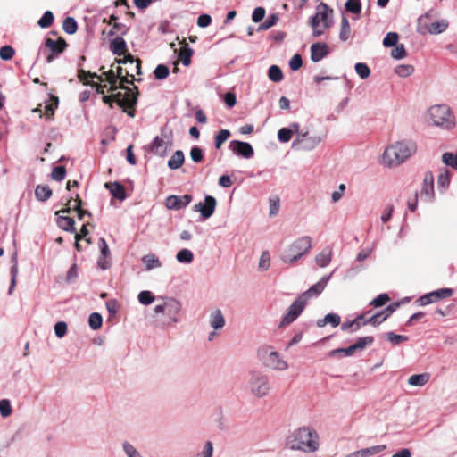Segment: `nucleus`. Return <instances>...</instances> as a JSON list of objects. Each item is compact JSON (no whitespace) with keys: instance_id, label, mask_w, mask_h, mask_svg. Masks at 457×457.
I'll use <instances>...</instances> for the list:
<instances>
[{"instance_id":"21","label":"nucleus","mask_w":457,"mask_h":457,"mask_svg":"<svg viewBox=\"0 0 457 457\" xmlns=\"http://www.w3.org/2000/svg\"><path fill=\"white\" fill-rule=\"evenodd\" d=\"M230 148L234 154L240 155L246 159L251 158L254 154L253 146L249 143H246V142L237 141V140L231 141Z\"/></svg>"},{"instance_id":"35","label":"nucleus","mask_w":457,"mask_h":457,"mask_svg":"<svg viewBox=\"0 0 457 457\" xmlns=\"http://www.w3.org/2000/svg\"><path fill=\"white\" fill-rule=\"evenodd\" d=\"M332 260V250L329 248H325L322 250L316 257V263L320 267H327Z\"/></svg>"},{"instance_id":"62","label":"nucleus","mask_w":457,"mask_h":457,"mask_svg":"<svg viewBox=\"0 0 457 457\" xmlns=\"http://www.w3.org/2000/svg\"><path fill=\"white\" fill-rule=\"evenodd\" d=\"M15 54L13 47L11 46H4L0 48V58L4 61L11 60Z\"/></svg>"},{"instance_id":"28","label":"nucleus","mask_w":457,"mask_h":457,"mask_svg":"<svg viewBox=\"0 0 457 457\" xmlns=\"http://www.w3.org/2000/svg\"><path fill=\"white\" fill-rule=\"evenodd\" d=\"M96 78L101 79H103L104 78V79L110 84L109 90L112 91V94L115 93V91L120 88V84L116 76V72L112 69L106 72H103L101 76H97Z\"/></svg>"},{"instance_id":"22","label":"nucleus","mask_w":457,"mask_h":457,"mask_svg":"<svg viewBox=\"0 0 457 457\" xmlns=\"http://www.w3.org/2000/svg\"><path fill=\"white\" fill-rule=\"evenodd\" d=\"M328 54V46L325 43H314L311 46V60L320 62Z\"/></svg>"},{"instance_id":"26","label":"nucleus","mask_w":457,"mask_h":457,"mask_svg":"<svg viewBox=\"0 0 457 457\" xmlns=\"http://www.w3.org/2000/svg\"><path fill=\"white\" fill-rule=\"evenodd\" d=\"M169 150L170 145H168V143L165 142L162 138L155 137L151 145V151L154 154L163 157L166 155Z\"/></svg>"},{"instance_id":"1","label":"nucleus","mask_w":457,"mask_h":457,"mask_svg":"<svg viewBox=\"0 0 457 457\" xmlns=\"http://www.w3.org/2000/svg\"><path fill=\"white\" fill-rule=\"evenodd\" d=\"M115 72L119 80L120 89L124 90V92L119 91L112 93L110 96H104L103 101L109 104L110 106L115 103L120 108H121L122 112L127 114H133L135 112L134 106L137 104L138 96L137 87L134 86L133 88H129L124 86L125 83L132 85V80H129V76L125 75V68L119 65L117 66Z\"/></svg>"},{"instance_id":"11","label":"nucleus","mask_w":457,"mask_h":457,"mask_svg":"<svg viewBox=\"0 0 457 457\" xmlns=\"http://www.w3.org/2000/svg\"><path fill=\"white\" fill-rule=\"evenodd\" d=\"M118 64L128 65L125 67V75L129 76V80H132V84L136 80L135 74H141V64L142 61L138 58L134 59L133 55L127 54L122 59H115Z\"/></svg>"},{"instance_id":"19","label":"nucleus","mask_w":457,"mask_h":457,"mask_svg":"<svg viewBox=\"0 0 457 457\" xmlns=\"http://www.w3.org/2000/svg\"><path fill=\"white\" fill-rule=\"evenodd\" d=\"M399 306L398 303H393L388 305L386 308H385L383 311L378 312L372 315L370 319L363 320L362 324H371L373 326H378L384 320H386L391 314L396 310V308Z\"/></svg>"},{"instance_id":"18","label":"nucleus","mask_w":457,"mask_h":457,"mask_svg":"<svg viewBox=\"0 0 457 457\" xmlns=\"http://www.w3.org/2000/svg\"><path fill=\"white\" fill-rule=\"evenodd\" d=\"M434 195V176L431 171H427L422 182L420 197L423 201L431 202Z\"/></svg>"},{"instance_id":"64","label":"nucleus","mask_w":457,"mask_h":457,"mask_svg":"<svg viewBox=\"0 0 457 457\" xmlns=\"http://www.w3.org/2000/svg\"><path fill=\"white\" fill-rule=\"evenodd\" d=\"M389 300L390 297L387 294H380L370 302V305L374 307H380L385 305Z\"/></svg>"},{"instance_id":"50","label":"nucleus","mask_w":457,"mask_h":457,"mask_svg":"<svg viewBox=\"0 0 457 457\" xmlns=\"http://www.w3.org/2000/svg\"><path fill=\"white\" fill-rule=\"evenodd\" d=\"M279 20L278 14L273 13L270 15L260 26L259 30H267L275 26Z\"/></svg>"},{"instance_id":"13","label":"nucleus","mask_w":457,"mask_h":457,"mask_svg":"<svg viewBox=\"0 0 457 457\" xmlns=\"http://www.w3.org/2000/svg\"><path fill=\"white\" fill-rule=\"evenodd\" d=\"M428 15L420 18V26L422 33L440 34L448 27V22L446 21L442 20L428 22Z\"/></svg>"},{"instance_id":"12","label":"nucleus","mask_w":457,"mask_h":457,"mask_svg":"<svg viewBox=\"0 0 457 457\" xmlns=\"http://www.w3.org/2000/svg\"><path fill=\"white\" fill-rule=\"evenodd\" d=\"M45 46L50 51L46 57V61L47 63H51L59 54L66 50L68 44L63 37H59L57 40L48 37L45 40Z\"/></svg>"},{"instance_id":"41","label":"nucleus","mask_w":457,"mask_h":457,"mask_svg":"<svg viewBox=\"0 0 457 457\" xmlns=\"http://www.w3.org/2000/svg\"><path fill=\"white\" fill-rule=\"evenodd\" d=\"M363 320V315H359L352 321L344 322L341 326L342 330H347L353 328V331H357L360 329L361 326H363L361 320Z\"/></svg>"},{"instance_id":"45","label":"nucleus","mask_w":457,"mask_h":457,"mask_svg":"<svg viewBox=\"0 0 457 457\" xmlns=\"http://www.w3.org/2000/svg\"><path fill=\"white\" fill-rule=\"evenodd\" d=\"M414 71V67L410 64H401L395 67V72L403 78L411 75Z\"/></svg>"},{"instance_id":"46","label":"nucleus","mask_w":457,"mask_h":457,"mask_svg":"<svg viewBox=\"0 0 457 457\" xmlns=\"http://www.w3.org/2000/svg\"><path fill=\"white\" fill-rule=\"evenodd\" d=\"M270 265V255L268 251H263L260 256L258 268L262 271L269 270Z\"/></svg>"},{"instance_id":"31","label":"nucleus","mask_w":457,"mask_h":457,"mask_svg":"<svg viewBox=\"0 0 457 457\" xmlns=\"http://www.w3.org/2000/svg\"><path fill=\"white\" fill-rule=\"evenodd\" d=\"M11 285L8 290V294L12 295L13 288L16 285L17 276H18V258H17V253H13V254L11 257Z\"/></svg>"},{"instance_id":"49","label":"nucleus","mask_w":457,"mask_h":457,"mask_svg":"<svg viewBox=\"0 0 457 457\" xmlns=\"http://www.w3.org/2000/svg\"><path fill=\"white\" fill-rule=\"evenodd\" d=\"M345 7L347 12L353 14H359L361 11V4L360 0H347Z\"/></svg>"},{"instance_id":"32","label":"nucleus","mask_w":457,"mask_h":457,"mask_svg":"<svg viewBox=\"0 0 457 457\" xmlns=\"http://www.w3.org/2000/svg\"><path fill=\"white\" fill-rule=\"evenodd\" d=\"M341 318L337 313H328L323 319L317 320V326L323 328L327 324H330L333 328L337 327L340 324Z\"/></svg>"},{"instance_id":"4","label":"nucleus","mask_w":457,"mask_h":457,"mask_svg":"<svg viewBox=\"0 0 457 457\" xmlns=\"http://www.w3.org/2000/svg\"><path fill=\"white\" fill-rule=\"evenodd\" d=\"M417 151V145L411 140L396 142L388 146L383 154V161L388 166H395L406 161Z\"/></svg>"},{"instance_id":"57","label":"nucleus","mask_w":457,"mask_h":457,"mask_svg":"<svg viewBox=\"0 0 457 457\" xmlns=\"http://www.w3.org/2000/svg\"><path fill=\"white\" fill-rule=\"evenodd\" d=\"M429 114H450L451 109L446 104L433 105L428 110Z\"/></svg>"},{"instance_id":"3","label":"nucleus","mask_w":457,"mask_h":457,"mask_svg":"<svg viewBox=\"0 0 457 457\" xmlns=\"http://www.w3.org/2000/svg\"><path fill=\"white\" fill-rule=\"evenodd\" d=\"M285 444L290 450L303 453H314L320 446L318 433L310 427H301L291 432Z\"/></svg>"},{"instance_id":"33","label":"nucleus","mask_w":457,"mask_h":457,"mask_svg":"<svg viewBox=\"0 0 457 457\" xmlns=\"http://www.w3.org/2000/svg\"><path fill=\"white\" fill-rule=\"evenodd\" d=\"M184 160V153L181 150H177L168 160V167L170 170H178L182 166Z\"/></svg>"},{"instance_id":"23","label":"nucleus","mask_w":457,"mask_h":457,"mask_svg":"<svg viewBox=\"0 0 457 457\" xmlns=\"http://www.w3.org/2000/svg\"><path fill=\"white\" fill-rule=\"evenodd\" d=\"M209 324L214 330H219L224 328L225 318L220 309H216L210 313Z\"/></svg>"},{"instance_id":"9","label":"nucleus","mask_w":457,"mask_h":457,"mask_svg":"<svg viewBox=\"0 0 457 457\" xmlns=\"http://www.w3.org/2000/svg\"><path fill=\"white\" fill-rule=\"evenodd\" d=\"M258 357L265 367L275 371H284L288 369V363L281 354L270 350V347H264L258 351Z\"/></svg>"},{"instance_id":"54","label":"nucleus","mask_w":457,"mask_h":457,"mask_svg":"<svg viewBox=\"0 0 457 457\" xmlns=\"http://www.w3.org/2000/svg\"><path fill=\"white\" fill-rule=\"evenodd\" d=\"M213 454V445L211 441L205 442L204 449L192 457H212Z\"/></svg>"},{"instance_id":"40","label":"nucleus","mask_w":457,"mask_h":457,"mask_svg":"<svg viewBox=\"0 0 457 457\" xmlns=\"http://www.w3.org/2000/svg\"><path fill=\"white\" fill-rule=\"evenodd\" d=\"M351 36V27L346 17L343 16L341 21L339 37L342 41H346Z\"/></svg>"},{"instance_id":"37","label":"nucleus","mask_w":457,"mask_h":457,"mask_svg":"<svg viewBox=\"0 0 457 457\" xmlns=\"http://www.w3.org/2000/svg\"><path fill=\"white\" fill-rule=\"evenodd\" d=\"M429 375L427 373L414 374L408 378L409 385L412 386H422L428 383Z\"/></svg>"},{"instance_id":"43","label":"nucleus","mask_w":457,"mask_h":457,"mask_svg":"<svg viewBox=\"0 0 457 457\" xmlns=\"http://www.w3.org/2000/svg\"><path fill=\"white\" fill-rule=\"evenodd\" d=\"M59 104L57 96L51 95L45 104V114H54Z\"/></svg>"},{"instance_id":"53","label":"nucleus","mask_w":457,"mask_h":457,"mask_svg":"<svg viewBox=\"0 0 457 457\" xmlns=\"http://www.w3.org/2000/svg\"><path fill=\"white\" fill-rule=\"evenodd\" d=\"M374 338L371 336L360 337L355 344H353L355 351H361L363 350L367 345H370L373 343Z\"/></svg>"},{"instance_id":"48","label":"nucleus","mask_w":457,"mask_h":457,"mask_svg":"<svg viewBox=\"0 0 457 457\" xmlns=\"http://www.w3.org/2000/svg\"><path fill=\"white\" fill-rule=\"evenodd\" d=\"M268 76L270 80L274 82H279L283 79V73L281 69L277 65H272L270 67L268 71Z\"/></svg>"},{"instance_id":"38","label":"nucleus","mask_w":457,"mask_h":457,"mask_svg":"<svg viewBox=\"0 0 457 457\" xmlns=\"http://www.w3.org/2000/svg\"><path fill=\"white\" fill-rule=\"evenodd\" d=\"M35 195L39 201H46L52 195V190L48 186L38 185L35 189Z\"/></svg>"},{"instance_id":"47","label":"nucleus","mask_w":457,"mask_h":457,"mask_svg":"<svg viewBox=\"0 0 457 457\" xmlns=\"http://www.w3.org/2000/svg\"><path fill=\"white\" fill-rule=\"evenodd\" d=\"M442 162L447 165L452 167L453 169H457V153L453 154L450 152H446L442 155Z\"/></svg>"},{"instance_id":"55","label":"nucleus","mask_w":457,"mask_h":457,"mask_svg":"<svg viewBox=\"0 0 457 457\" xmlns=\"http://www.w3.org/2000/svg\"><path fill=\"white\" fill-rule=\"evenodd\" d=\"M154 296L150 291L145 290L138 294V301L144 305H149L154 301Z\"/></svg>"},{"instance_id":"6","label":"nucleus","mask_w":457,"mask_h":457,"mask_svg":"<svg viewBox=\"0 0 457 457\" xmlns=\"http://www.w3.org/2000/svg\"><path fill=\"white\" fill-rule=\"evenodd\" d=\"M312 247V238L309 236L300 237L283 251L280 259L284 263L293 264L308 253Z\"/></svg>"},{"instance_id":"17","label":"nucleus","mask_w":457,"mask_h":457,"mask_svg":"<svg viewBox=\"0 0 457 457\" xmlns=\"http://www.w3.org/2000/svg\"><path fill=\"white\" fill-rule=\"evenodd\" d=\"M192 201V196L190 195H169L165 200V205L169 210H180L186 206H187Z\"/></svg>"},{"instance_id":"44","label":"nucleus","mask_w":457,"mask_h":457,"mask_svg":"<svg viewBox=\"0 0 457 457\" xmlns=\"http://www.w3.org/2000/svg\"><path fill=\"white\" fill-rule=\"evenodd\" d=\"M103 319L98 312H93L89 315L88 324L93 330H97L102 327Z\"/></svg>"},{"instance_id":"42","label":"nucleus","mask_w":457,"mask_h":457,"mask_svg":"<svg viewBox=\"0 0 457 457\" xmlns=\"http://www.w3.org/2000/svg\"><path fill=\"white\" fill-rule=\"evenodd\" d=\"M62 29L68 34H74L78 29L77 21L72 17H67L63 21Z\"/></svg>"},{"instance_id":"27","label":"nucleus","mask_w":457,"mask_h":457,"mask_svg":"<svg viewBox=\"0 0 457 457\" xmlns=\"http://www.w3.org/2000/svg\"><path fill=\"white\" fill-rule=\"evenodd\" d=\"M105 187L109 189L111 195L118 199V200H124L126 198V193L124 187L119 183V182H109L105 183Z\"/></svg>"},{"instance_id":"52","label":"nucleus","mask_w":457,"mask_h":457,"mask_svg":"<svg viewBox=\"0 0 457 457\" xmlns=\"http://www.w3.org/2000/svg\"><path fill=\"white\" fill-rule=\"evenodd\" d=\"M230 131L228 129H221L216 136L214 145L216 149L220 148L221 145L228 138Z\"/></svg>"},{"instance_id":"14","label":"nucleus","mask_w":457,"mask_h":457,"mask_svg":"<svg viewBox=\"0 0 457 457\" xmlns=\"http://www.w3.org/2000/svg\"><path fill=\"white\" fill-rule=\"evenodd\" d=\"M425 123L444 130H450L456 125L454 116H426Z\"/></svg>"},{"instance_id":"36","label":"nucleus","mask_w":457,"mask_h":457,"mask_svg":"<svg viewBox=\"0 0 457 457\" xmlns=\"http://www.w3.org/2000/svg\"><path fill=\"white\" fill-rule=\"evenodd\" d=\"M142 262L145 264L146 270L157 269L162 266L161 261L154 253L144 255L142 257Z\"/></svg>"},{"instance_id":"60","label":"nucleus","mask_w":457,"mask_h":457,"mask_svg":"<svg viewBox=\"0 0 457 457\" xmlns=\"http://www.w3.org/2000/svg\"><path fill=\"white\" fill-rule=\"evenodd\" d=\"M386 337L388 341H390L393 345H399L402 342H405L408 340V337L403 335H397L394 332L386 333Z\"/></svg>"},{"instance_id":"51","label":"nucleus","mask_w":457,"mask_h":457,"mask_svg":"<svg viewBox=\"0 0 457 457\" xmlns=\"http://www.w3.org/2000/svg\"><path fill=\"white\" fill-rule=\"evenodd\" d=\"M54 22V14L50 11H46L38 20L37 25L40 28H49Z\"/></svg>"},{"instance_id":"10","label":"nucleus","mask_w":457,"mask_h":457,"mask_svg":"<svg viewBox=\"0 0 457 457\" xmlns=\"http://www.w3.org/2000/svg\"><path fill=\"white\" fill-rule=\"evenodd\" d=\"M306 302L300 295L290 304L287 313L283 316L279 328L287 326L294 322L303 312L306 306Z\"/></svg>"},{"instance_id":"34","label":"nucleus","mask_w":457,"mask_h":457,"mask_svg":"<svg viewBox=\"0 0 457 457\" xmlns=\"http://www.w3.org/2000/svg\"><path fill=\"white\" fill-rule=\"evenodd\" d=\"M58 227L67 232L75 233V220L71 217L59 216L57 220Z\"/></svg>"},{"instance_id":"39","label":"nucleus","mask_w":457,"mask_h":457,"mask_svg":"<svg viewBox=\"0 0 457 457\" xmlns=\"http://www.w3.org/2000/svg\"><path fill=\"white\" fill-rule=\"evenodd\" d=\"M194 254L191 250L189 249H182L179 251L176 254V260L179 263H187L189 264L193 262Z\"/></svg>"},{"instance_id":"8","label":"nucleus","mask_w":457,"mask_h":457,"mask_svg":"<svg viewBox=\"0 0 457 457\" xmlns=\"http://www.w3.org/2000/svg\"><path fill=\"white\" fill-rule=\"evenodd\" d=\"M324 133L316 132L312 127H299V131L295 139L293 145L298 146L303 151H311L314 149L324 138Z\"/></svg>"},{"instance_id":"30","label":"nucleus","mask_w":457,"mask_h":457,"mask_svg":"<svg viewBox=\"0 0 457 457\" xmlns=\"http://www.w3.org/2000/svg\"><path fill=\"white\" fill-rule=\"evenodd\" d=\"M386 445H374L371 447H367L361 449L359 451H356L353 453V456L354 457H369L372 455H376L384 450H386Z\"/></svg>"},{"instance_id":"24","label":"nucleus","mask_w":457,"mask_h":457,"mask_svg":"<svg viewBox=\"0 0 457 457\" xmlns=\"http://www.w3.org/2000/svg\"><path fill=\"white\" fill-rule=\"evenodd\" d=\"M299 124L292 123L287 128H282L278 132V138L281 143H287L290 141L294 133L298 134L299 131Z\"/></svg>"},{"instance_id":"20","label":"nucleus","mask_w":457,"mask_h":457,"mask_svg":"<svg viewBox=\"0 0 457 457\" xmlns=\"http://www.w3.org/2000/svg\"><path fill=\"white\" fill-rule=\"evenodd\" d=\"M332 277V273L328 276L322 277L316 284L312 286L308 290L303 293L300 296L303 298V300L307 303L308 299L312 296H317L321 294V292L326 287L328 282L330 280Z\"/></svg>"},{"instance_id":"59","label":"nucleus","mask_w":457,"mask_h":457,"mask_svg":"<svg viewBox=\"0 0 457 457\" xmlns=\"http://www.w3.org/2000/svg\"><path fill=\"white\" fill-rule=\"evenodd\" d=\"M398 34L395 32H389L383 39V45L386 47L395 46L397 45Z\"/></svg>"},{"instance_id":"25","label":"nucleus","mask_w":457,"mask_h":457,"mask_svg":"<svg viewBox=\"0 0 457 457\" xmlns=\"http://www.w3.org/2000/svg\"><path fill=\"white\" fill-rule=\"evenodd\" d=\"M110 50L115 55H118V56L124 55L125 56L127 54V51H128L127 44L122 37H117L111 41Z\"/></svg>"},{"instance_id":"7","label":"nucleus","mask_w":457,"mask_h":457,"mask_svg":"<svg viewBox=\"0 0 457 457\" xmlns=\"http://www.w3.org/2000/svg\"><path fill=\"white\" fill-rule=\"evenodd\" d=\"M333 10L325 3H320L316 8V13L310 20V26L312 29V35L318 37L332 25L330 15Z\"/></svg>"},{"instance_id":"15","label":"nucleus","mask_w":457,"mask_h":457,"mask_svg":"<svg viewBox=\"0 0 457 457\" xmlns=\"http://www.w3.org/2000/svg\"><path fill=\"white\" fill-rule=\"evenodd\" d=\"M216 204L217 201L213 196L205 195L204 203L199 202L195 204L193 210L195 212H200L202 218L206 220L214 213Z\"/></svg>"},{"instance_id":"5","label":"nucleus","mask_w":457,"mask_h":457,"mask_svg":"<svg viewBox=\"0 0 457 457\" xmlns=\"http://www.w3.org/2000/svg\"><path fill=\"white\" fill-rule=\"evenodd\" d=\"M246 386L250 395L257 399L268 396L271 391L269 376L260 370H249Z\"/></svg>"},{"instance_id":"63","label":"nucleus","mask_w":457,"mask_h":457,"mask_svg":"<svg viewBox=\"0 0 457 457\" xmlns=\"http://www.w3.org/2000/svg\"><path fill=\"white\" fill-rule=\"evenodd\" d=\"M66 176V169L64 166H56L52 170V178L56 181H62Z\"/></svg>"},{"instance_id":"2","label":"nucleus","mask_w":457,"mask_h":457,"mask_svg":"<svg viewBox=\"0 0 457 457\" xmlns=\"http://www.w3.org/2000/svg\"><path fill=\"white\" fill-rule=\"evenodd\" d=\"M181 303L173 297H162L154 306L151 316L152 324L164 329L179 322V315L181 312Z\"/></svg>"},{"instance_id":"61","label":"nucleus","mask_w":457,"mask_h":457,"mask_svg":"<svg viewBox=\"0 0 457 457\" xmlns=\"http://www.w3.org/2000/svg\"><path fill=\"white\" fill-rule=\"evenodd\" d=\"M355 71L361 79H367L370 74L369 66L362 62H358L355 64Z\"/></svg>"},{"instance_id":"56","label":"nucleus","mask_w":457,"mask_h":457,"mask_svg":"<svg viewBox=\"0 0 457 457\" xmlns=\"http://www.w3.org/2000/svg\"><path fill=\"white\" fill-rule=\"evenodd\" d=\"M122 448L127 457H142L134 445L127 441L122 444Z\"/></svg>"},{"instance_id":"16","label":"nucleus","mask_w":457,"mask_h":457,"mask_svg":"<svg viewBox=\"0 0 457 457\" xmlns=\"http://www.w3.org/2000/svg\"><path fill=\"white\" fill-rule=\"evenodd\" d=\"M453 293V291L450 288H441L420 296L418 302L420 305H428L441 299L450 297Z\"/></svg>"},{"instance_id":"58","label":"nucleus","mask_w":457,"mask_h":457,"mask_svg":"<svg viewBox=\"0 0 457 457\" xmlns=\"http://www.w3.org/2000/svg\"><path fill=\"white\" fill-rule=\"evenodd\" d=\"M169 73H170V70L164 64H159L154 71V77L157 79H166L169 76Z\"/></svg>"},{"instance_id":"29","label":"nucleus","mask_w":457,"mask_h":457,"mask_svg":"<svg viewBox=\"0 0 457 457\" xmlns=\"http://www.w3.org/2000/svg\"><path fill=\"white\" fill-rule=\"evenodd\" d=\"M180 44L183 45V46L180 47L179 51V60H180L185 66H188L191 63V57L194 51L188 46L185 38L180 42Z\"/></svg>"}]
</instances>
